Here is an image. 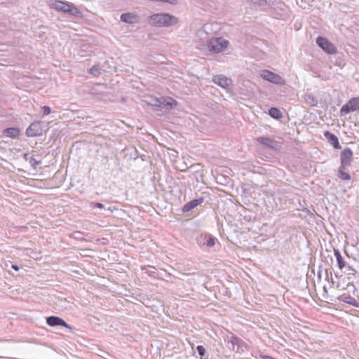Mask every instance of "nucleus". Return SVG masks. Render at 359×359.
Instances as JSON below:
<instances>
[{"label": "nucleus", "mask_w": 359, "mask_h": 359, "mask_svg": "<svg viewBox=\"0 0 359 359\" xmlns=\"http://www.w3.org/2000/svg\"><path fill=\"white\" fill-rule=\"evenodd\" d=\"M316 43L319 47L328 54L332 55L337 53L336 46L325 37L318 36Z\"/></svg>", "instance_id": "6"}, {"label": "nucleus", "mask_w": 359, "mask_h": 359, "mask_svg": "<svg viewBox=\"0 0 359 359\" xmlns=\"http://www.w3.org/2000/svg\"><path fill=\"white\" fill-rule=\"evenodd\" d=\"M203 202V198L192 200L184 205L182 210L184 212H189V211L191 210L192 209L195 208L198 205L201 204Z\"/></svg>", "instance_id": "14"}, {"label": "nucleus", "mask_w": 359, "mask_h": 359, "mask_svg": "<svg viewBox=\"0 0 359 359\" xmlns=\"http://www.w3.org/2000/svg\"><path fill=\"white\" fill-rule=\"evenodd\" d=\"M89 72L94 76H98L100 73V68L98 66L94 65L90 69Z\"/></svg>", "instance_id": "21"}, {"label": "nucleus", "mask_w": 359, "mask_h": 359, "mask_svg": "<svg viewBox=\"0 0 359 359\" xmlns=\"http://www.w3.org/2000/svg\"><path fill=\"white\" fill-rule=\"evenodd\" d=\"M42 128L41 127V122L36 121L32 123L26 130V134L29 137H35L41 135Z\"/></svg>", "instance_id": "8"}, {"label": "nucleus", "mask_w": 359, "mask_h": 359, "mask_svg": "<svg viewBox=\"0 0 359 359\" xmlns=\"http://www.w3.org/2000/svg\"><path fill=\"white\" fill-rule=\"evenodd\" d=\"M347 269L350 271L349 273L354 274L355 273V270L351 266H347Z\"/></svg>", "instance_id": "27"}, {"label": "nucleus", "mask_w": 359, "mask_h": 359, "mask_svg": "<svg viewBox=\"0 0 359 359\" xmlns=\"http://www.w3.org/2000/svg\"><path fill=\"white\" fill-rule=\"evenodd\" d=\"M342 301L346 304H348L350 305L353 306H357L358 303L357 301L351 296H346L342 298Z\"/></svg>", "instance_id": "20"}, {"label": "nucleus", "mask_w": 359, "mask_h": 359, "mask_svg": "<svg viewBox=\"0 0 359 359\" xmlns=\"http://www.w3.org/2000/svg\"><path fill=\"white\" fill-rule=\"evenodd\" d=\"M145 273H148L149 275H151V271H146Z\"/></svg>", "instance_id": "29"}, {"label": "nucleus", "mask_w": 359, "mask_h": 359, "mask_svg": "<svg viewBox=\"0 0 359 359\" xmlns=\"http://www.w3.org/2000/svg\"><path fill=\"white\" fill-rule=\"evenodd\" d=\"M90 207L92 208H100V209H103L104 208V205L100 203H94V202H92L90 203Z\"/></svg>", "instance_id": "22"}, {"label": "nucleus", "mask_w": 359, "mask_h": 359, "mask_svg": "<svg viewBox=\"0 0 359 359\" xmlns=\"http://www.w3.org/2000/svg\"><path fill=\"white\" fill-rule=\"evenodd\" d=\"M4 135L7 137L12 138L16 137L19 135V130L14 128H7L4 132Z\"/></svg>", "instance_id": "17"}, {"label": "nucleus", "mask_w": 359, "mask_h": 359, "mask_svg": "<svg viewBox=\"0 0 359 359\" xmlns=\"http://www.w3.org/2000/svg\"><path fill=\"white\" fill-rule=\"evenodd\" d=\"M269 114L276 119H280L282 117V113L280 111L275 107H271L269 110Z\"/></svg>", "instance_id": "18"}, {"label": "nucleus", "mask_w": 359, "mask_h": 359, "mask_svg": "<svg viewBox=\"0 0 359 359\" xmlns=\"http://www.w3.org/2000/svg\"><path fill=\"white\" fill-rule=\"evenodd\" d=\"M43 115H48L51 112V109L48 106H43L42 107Z\"/></svg>", "instance_id": "24"}, {"label": "nucleus", "mask_w": 359, "mask_h": 359, "mask_svg": "<svg viewBox=\"0 0 359 359\" xmlns=\"http://www.w3.org/2000/svg\"><path fill=\"white\" fill-rule=\"evenodd\" d=\"M334 255L337 259L338 267L340 269H343L346 266V262L342 257L339 250L337 249H334Z\"/></svg>", "instance_id": "16"}, {"label": "nucleus", "mask_w": 359, "mask_h": 359, "mask_svg": "<svg viewBox=\"0 0 359 359\" xmlns=\"http://www.w3.org/2000/svg\"><path fill=\"white\" fill-rule=\"evenodd\" d=\"M262 79L272 83L283 86L285 84V80L278 74H276L269 70H262L260 72Z\"/></svg>", "instance_id": "4"}, {"label": "nucleus", "mask_w": 359, "mask_h": 359, "mask_svg": "<svg viewBox=\"0 0 359 359\" xmlns=\"http://www.w3.org/2000/svg\"><path fill=\"white\" fill-rule=\"evenodd\" d=\"M197 351L198 354L202 357L205 353V349L203 346H197Z\"/></svg>", "instance_id": "23"}, {"label": "nucleus", "mask_w": 359, "mask_h": 359, "mask_svg": "<svg viewBox=\"0 0 359 359\" xmlns=\"http://www.w3.org/2000/svg\"><path fill=\"white\" fill-rule=\"evenodd\" d=\"M121 20L128 24H135L139 22V17L133 13H126L121 15Z\"/></svg>", "instance_id": "13"}, {"label": "nucleus", "mask_w": 359, "mask_h": 359, "mask_svg": "<svg viewBox=\"0 0 359 359\" xmlns=\"http://www.w3.org/2000/svg\"><path fill=\"white\" fill-rule=\"evenodd\" d=\"M11 267H12L13 269H15V271H18V270H19V267H18L17 265H14V264H13Z\"/></svg>", "instance_id": "28"}, {"label": "nucleus", "mask_w": 359, "mask_h": 359, "mask_svg": "<svg viewBox=\"0 0 359 359\" xmlns=\"http://www.w3.org/2000/svg\"><path fill=\"white\" fill-rule=\"evenodd\" d=\"M215 244V238H214L210 237L207 240L206 245L208 247H212Z\"/></svg>", "instance_id": "25"}, {"label": "nucleus", "mask_w": 359, "mask_h": 359, "mask_svg": "<svg viewBox=\"0 0 359 359\" xmlns=\"http://www.w3.org/2000/svg\"><path fill=\"white\" fill-rule=\"evenodd\" d=\"M46 323L51 327L62 326L70 329V326L62 318L57 316H49L46 318Z\"/></svg>", "instance_id": "10"}, {"label": "nucleus", "mask_w": 359, "mask_h": 359, "mask_svg": "<svg viewBox=\"0 0 359 359\" xmlns=\"http://www.w3.org/2000/svg\"><path fill=\"white\" fill-rule=\"evenodd\" d=\"M238 341H239V339L236 337H231V342L233 345L236 344H238Z\"/></svg>", "instance_id": "26"}, {"label": "nucleus", "mask_w": 359, "mask_h": 359, "mask_svg": "<svg viewBox=\"0 0 359 359\" xmlns=\"http://www.w3.org/2000/svg\"><path fill=\"white\" fill-rule=\"evenodd\" d=\"M345 170L346 169H342L341 166L340 165L338 176L342 180H349L351 179V176L348 173L345 172Z\"/></svg>", "instance_id": "19"}, {"label": "nucleus", "mask_w": 359, "mask_h": 359, "mask_svg": "<svg viewBox=\"0 0 359 359\" xmlns=\"http://www.w3.org/2000/svg\"><path fill=\"white\" fill-rule=\"evenodd\" d=\"M353 151L350 148H345L340 155L341 166L342 169H346L350 165L353 159Z\"/></svg>", "instance_id": "7"}, {"label": "nucleus", "mask_w": 359, "mask_h": 359, "mask_svg": "<svg viewBox=\"0 0 359 359\" xmlns=\"http://www.w3.org/2000/svg\"><path fill=\"white\" fill-rule=\"evenodd\" d=\"M47 5L51 9L64 13H69L74 16H80L81 14L79 9L70 2L60 0H50L47 1Z\"/></svg>", "instance_id": "3"}, {"label": "nucleus", "mask_w": 359, "mask_h": 359, "mask_svg": "<svg viewBox=\"0 0 359 359\" xmlns=\"http://www.w3.org/2000/svg\"><path fill=\"white\" fill-rule=\"evenodd\" d=\"M359 110V97L350 99L340 109V115L344 116L350 112Z\"/></svg>", "instance_id": "5"}, {"label": "nucleus", "mask_w": 359, "mask_h": 359, "mask_svg": "<svg viewBox=\"0 0 359 359\" xmlns=\"http://www.w3.org/2000/svg\"><path fill=\"white\" fill-rule=\"evenodd\" d=\"M209 27L210 25H205L198 32V39L196 40L197 48L215 54L224 52L229 45V41L222 37H210L208 32Z\"/></svg>", "instance_id": "1"}, {"label": "nucleus", "mask_w": 359, "mask_h": 359, "mask_svg": "<svg viewBox=\"0 0 359 359\" xmlns=\"http://www.w3.org/2000/svg\"><path fill=\"white\" fill-rule=\"evenodd\" d=\"M147 21L149 25L159 27H168L176 25L179 22L177 17L165 13L151 15L148 18Z\"/></svg>", "instance_id": "2"}, {"label": "nucleus", "mask_w": 359, "mask_h": 359, "mask_svg": "<svg viewBox=\"0 0 359 359\" xmlns=\"http://www.w3.org/2000/svg\"><path fill=\"white\" fill-rule=\"evenodd\" d=\"M177 101L170 97H161L160 99H156V103H155V105L165 106V107H168L170 108H172V107L177 106Z\"/></svg>", "instance_id": "11"}, {"label": "nucleus", "mask_w": 359, "mask_h": 359, "mask_svg": "<svg viewBox=\"0 0 359 359\" xmlns=\"http://www.w3.org/2000/svg\"><path fill=\"white\" fill-rule=\"evenodd\" d=\"M325 137L329 140V142L331 143V144L333 145V147L335 149H340L341 146L339 142L338 138L336 135L334 134L330 133L329 131H327L325 133Z\"/></svg>", "instance_id": "15"}, {"label": "nucleus", "mask_w": 359, "mask_h": 359, "mask_svg": "<svg viewBox=\"0 0 359 359\" xmlns=\"http://www.w3.org/2000/svg\"><path fill=\"white\" fill-rule=\"evenodd\" d=\"M213 82L224 89H228L231 85V80L224 75H216L212 78Z\"/></svg>", "instance_id": "9"}, {"label": "nucleus", "mask_w": 359, "mask_h": 359, "mask_svg": "<svg viewBox=\"0 0 359 359\" xmlns=\"http://www.w3.org/2000/svg\"><path fill=\"white\" fill-rule=\"evenodd\" d=\"M256 140L257 142L272 149H276L278 147L277 142L273 139L270 137H259Z\"/></svg>", "instance_id": "12"}]
</instances>
